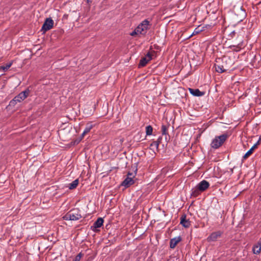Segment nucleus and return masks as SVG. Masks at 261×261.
Returning a JSON list of instances; mask_svg holds the SVG:
<instances>
[{
	"label": "nucleus",
	"mask_w": 261,
	"mask_h": 261,
	"mask_svg": "<svg viewBox=\"0 0 261 261\" xmlns=\"http://www.w3.org/2000/svg\"><path fill=\"white\" fill-rule=\"evenodd\" d=\"M260 139H259V140L255 143V144H257V146H258L259 144Z\"/></svg>",
	"instance_id": "obj_32"
},
{
	"label": "nucleus",
	"mask_w": 261,
	"mask_h": 261,
	"mask_svg": "<svg viewBox=\"0 0 261 261\" xmlns=\"http://www.w3.org/2000/svg\"><path fill=\"white\" fill-rule=\"evenodd\" d=\"M151 54L148 53L147 54L145 57L142 58L139 62L138 65L139 67H142L145 66L147 63L152 59Z\"/></svg>",
	"instance_id": "obj_6"
},
{
	"label": "nucleus",
	"mask_w": 261,
	"mask_h": 261,
	"mask_svg": "<svg viewBox=\"0 0 261 261\" xmlns=\"http://www.w3.org/2000/svg\"><path fill=\"white\" fill-rule=\"evenodd\" d=\"M103 223V220L102 218H98L97 220L94 223L92 227H94L95 228L100 227Z\"/></svg>",
	"instance_id": "obj_15"
},
{
	"label": "nucleus",
	"mask_w": 261,
	"mask_h": 261,
	"mask_svg": "<svg viewBox=\"0 0 261 261\" xmlns=\"http://www.w3.org/2000/svg\"><path fill=\"white\" fill-rule=\"evenodd\" d=\"M228 137V136L227 134H224L221 136L216 137L211 143L212 148L217 149L220 147L226 141Z\"/></svg>",
	"instance_id": "obj_2"
},
{
	"label": "nucleus",
	"mask_w": 261,
	"mask_h": 261,
	"mask_svg": "<svg viewBox=\"0 0 261 261\" xmlns=\"http://www.w3.org/2000/svg\"><path fill=\"white\" fill-rule=\"evenodd\" d=\"M168 127V126H167L166 125H162L161 132H162V135L166 136L167 135H168V132H167Z\"/></svg>",
	"instance_id": "obj_20"
},
{
	"label": "nucleus",
	"mask_w": 261,
	"mask_h": 261,
	"mask_svg": "<svg viewBox=\"0 0 261 261\" xmlns=\"http://www.w3.org/2000/svg\"><path fill=\"white\" fill-rule=\"evenodd\" d=\"M12 65V63H9L5 65L0 66V70L2 69L3 71H5L7 70Z\"/></svg>",
	"instance_id": "obj_22"
},
{
	"label": "nucleus",
	"mask_w": 261,
	"mask_h": 261,
	"mask_svg": "<svg viewBox=\"0 0 261 261\" xmlns=\"http://www.w3.org/2000/svg\"><path fill=\"white\" fill-rule=\"evenodd\" d=\"M153 128L151 125H148L146 127V135H151L152 133Z\"/></svg>",
	"instance_id": "obj_21"
},
{
	"label": "nucleus",
	"mask_w": 261,
	"mask_h": 261,
	"mask_svg": "<svg viewBox=\"0 0 261 261\" xmlns=\"http://www.w3.org/2000/svg\"><path fill=\"white\" fill-rule=\"evenodd\" d=\"M79 184V180L77 179L73 181L71 183L69 184L68 187L69 189L72 190L75 189Z\"/></svg>",
	"instance_id": "obj_17"
},
{
	"label": "nucleus",
	"mask_w": 261,
	"mask_h": 261,
	"mask_svg": "<svg viewBox=\"0 0 261 261\" xmlns=\"http://www.w3.org/2000/svg\"><path fill=\"white\" fill-rule=\"evenodd\" d=\"M153 146H154L156 149L158 148L159 145L156 141H153L152 143L150 144V147H152Z\"/></svg>",
	"instance_id": "obj_27"
},
{
	"label": "nucleus",
	"mask_w": 261,
	"mask_h": 261,
	"mask_svg": "<svg viewBox=\"0 0 261 261\" xmlns=\"http://www.w3.org/2000/svg\"><path fill=\"white\" fill-rule=\"evenodd\" d=\"M93 125L91 124V122H89L87 124L86 128H85L83 134H82V137H84V136L88 134L90 130L93 128Z\"/></svg>",
	"instance_id": "obj_16"
},
{
	"label": "nucleus",
	"mask_w": 261,
	"mask_h": 261,
	"mask_svg": "<svg viewBox=\"0 0 261 261\" xmlns=\"http://www.w3.org/2000/svg\"><path fill=\"white\" fill-rule=\"evenodd\" d=\"M181 241V238L180 236L171 239L170 241V247L174 248L177 244Z\"/></svg>",
	"instance_id": "obj_11"
},
{
	"label": "nucleus",
	"mask_w": 261,
	"mask_h": 261,
	"mask_svg": "<svg viewBox=\"0 0 261 261\" xmlns=\"http://www.w3.org/2000/svg\"><path fill=\"white\" fill-rule=\"evenodd\" d=\"M201 32V30H199V28H198L197 27L194 30V32H193L192 34L190 36L191 37L193 35H197Z\"/></svg>",
	"instance_id": "obj_26"
},
{
	"label": "nucleus",
	"mask_w": 261,
	"mask_h": 261,
	"mask_svg": "<svg viewBox=\"0 0 261 261\" xmlns=\"http://www.w3.org/2000/svg\"><path fill=\"white\" fill-rule=\"evenodd\" d=\"M190 93L195 96H201L204 95V92L200 91L198 89L189 88Z\"/></svg>",
	"instance_id": "obj_12"
},
{
	"label": "nucleus",
	"mask_w": 261,
	"mask_h": 261,
	"mask_svg": "<svg viewBox=\"0 0 261 261\" xmlns=\"http://www.w3.org/2000/svg\"><path fill=\"white\" fill-rule=\"evenodd\" d=\"M134 184V180L132 177H127L121 183V185L128 188Z\"/></svg>",
	"instance_id": "obj_10"
},
{
	"label": "nucleus",
	"mask_w": 261,
	"mask_h": 261,
	"mask_svg": "<svg viewBox=\"0 0 261 261\" xmlns=\"http://www.w3.org/2000/svg\"><path fill=\"white\" fill-rule=\"evenodd\" d=\"M30 91L29 90H25L16 96L10 102V106H15L17 102H20L25 99L29 95Z\"/></svg>",
	"instance_id": "obj_3"
},
{
	"label": "nucleus",
	"mask_w": 261,
	"mask_h": 261,
	"mask_svg": "<svg viewBox=\"0 0 261 261\" xmlns=\"http://www.w3.org/2000/svg\"><path fill=\"white\" fill-rule=\"evenodd\" d=\"M209 182L205 180H202L197 186L201 192H203L206 190L209 187Z\"/></svg>",
	"instance_id": "obj_7"
},
{
	"label": "nucleus",
	"mask_w": 261,
	"mask_h": 261,
	"mask_svg": "<svg viewBox=\"0 0 261 261\" xmlns=\"http://www.w3.org/2000/svg\"><path fill=\"white\" fill-rule=\"evenodd\" d=\"M253 152V149H250L243 156V159L245 160L247 159Z\"/></svg>",
	"instance_id": "obj_23"
},
{
	"label": "nucleus",
	"mask_w": 261,
	"mask_h": 261,
	"mask_svg": "<svg viewBox=\"0 0 261 261\" xmlns=\"http://www.w3.org/2000/svg\"><path fill=\"white\" fill-rule=\"evenodd\" d=\"M162 137H160L158 140L156 141V143H158V145L161 143Z\"/></svg>",
	"instance_id": "obj_30"
},
{
	"label": "nucleus",
	"mask_w": 261,
	"mask_h": 261,
	"mask_svg": "<svg viewBox=\"0 0 261 261\" xmlns=\"http://www.w3.org/2000/svg\"><path fill=\"white\" fill-rule=\"evenodd\" d=\"M84 255V254L82 253H80L77 255L74 259V261H80L82 258V257Z\"/></svg>",
	"instance_id": "obj_25"
},
{
	"label": "nucleus",
	"mask_w": 261,
	"mask_h": 261,
	"mask_svg": "<svg viewBox=\"0 0 261 261\" xmlns=\"http://www.w3.org/2000/svg\"><path fill=\"white\" fill-rule=\"evenodd\" d=\"M54 25V21L51 18H47L41 28V30L44 32L48 31L53 28Z\"/></svg>",
	"instance_id": "obj_5"
},
{
	"label": "nucleus",
	"mask_w": 261,
	"mask_h": 261,
	"mask_svg": "<svg viewBox=\"0 0 261 261\" xmlns=\"http://www.w3.org/2000/svg\"><path fill=\"white\" fill-rule=\"evenodd\" d=\"M197 28H199V30H200L201 32H202L205 30V28H207V25L202 26V25H200Z\"/></svg>",
	"instance_id": "obj_29"
},
{
	"label": "nucleus",
	"mask_w": 261,
	"mask_h": 261,
	"mask_svg": "<svg viewBox=\"0 0 261 261\" xmlns=\"http://www.w3.org/2000/svg\"><path fill=\"white\" fill-rule=\"evenodd\" d=\"M82 218L80 211L77 209H73L68 212L63 217L65 220L76 221Z\"/></svg>",
	"instance_id": "obj_1"
},
{
	"label": "nucleus",
	"mask_w": 261,
	"mask_h": 261,
	"mask_svg": "<svg viewBox=\"0 0 261 261\" xmlns=\"http://www.w3.org/2000/svg\"><path fill=\"white\" fill-rule=\"evenodd\" d=\"M242 44L241 43L238 44L237 45H230V48H231L236 51H238L241 49Z\"/></svg>",
	"instance_id": "obj_19"
},
{
	"label": "nucleus",
	"mask_w": 261,
	"mask_h": 261,
	"mask_svg": "<svg viewBox=\"0 0 261 261\" xmlns=\"http://www.w3.org/2000/svg\"><path fill=\"white\" fill-rule=\"evenodd\" d=\"M138 34H140V32H138L137 31V28L135 29L134 31H133L131 33H130V35L132 36H134L135 35H138Z\"/></svg>",
	"instance_id": "obj_28"
},
{
	"label": "nucleus",
	"mask_w": 261,
	"mask_h": 261,
	"mask_svg": "<svg viewBox=\"0 0 261 261\" xmlns=\"http://www.w3.org/2000/svg\"><path fill=\"white\" fill-rule=\"evenodd\" d=\"M216 71L219 73H223L227 70V67L226 66L224 65H215Z\"/></svg>",
	"instance_id": "obj_14"
},
{
	"label": "nucleus",
	"mask_w": 261,
	"mask_h": 261,
	"mask_svg": "<svg viewBox=\"0 0 261 261\" xmlns=\"http://www.w3.org/2000/svg\"><path fill=\"white\" fill-rule=\"evenodd\" d=\"M200 190H199L198 188L196 186L195 188L192 189L191 196L196 197L200 194Z\"/></svg>",
	"instance_id": "obj_18"
},
{
	"label": "nucleus",
	"mask_w": 261,
	"mask_h": 261,
	"mask_svg": "<svg viewBox=\"0 0 261 261\" xmlns=\"http://www.w3.org/2000/svg\"><path fill=\"white\" fill-rule=\"evenodd\" d=\"M257 144H254L250 149H253V151L257 147Z\"/></svg>",
	"instance_id": "obj_31"
},
{
	"label": "nucleus",
	"mask_w": 261,
	"mask_h": 261,
	"mask_svg": "<svg viewBox=\"0 0 261 261\" xmlns=\"http://www.w3.org/2000/svg\"><path fill=\"white\" fill-rule=\"evenodd\" d=\"M180 224L185 228H188L191 225V222L187 218L186 215H182L180 217Z\"/></svg>",
	"instance_id": "obj_9"
},
{
	"label": "nucleus",
	"mask_w": 261,
	"mask_h": 261,
	"mask_svg": "<svg viewBox=\"0 0 261 261\" xmlns=\"http://www.w3.org/2000/svg\"><path fill=\"white\" fill-rule=\"evenodd\" d=\"M222 234V232L220 231L214 232L207 238L208 242H214L217 240Z\"/></svg>",
	"instance_id": "obj_8"
},
{
	"label": "nucleus",
	"mask_w": 261,
	"mask_h": 261,
	"mask_svg": "<svg viewBox=\"0 0 261 261\" xmlns=\"http://www.w3.org/2000/svg\"><path fill=\"white\" fill-rule=\"evenodd\" d=\"M260 200H261V195L259 197Z\"/></svg>",
	"instance_id": "obj_34"
},
{
	"label": "nucleus",
	"mask_w": 261,
	"mask_h": 261,
	"mask_svg": "<svg viewBox=\"0 0 261 261\" xmlns=\"http://www.w3.org/2000/svg\"><path fill=\"white\" fill-rule=\"evenodd\" d=\"M137 169H136L134 173H131L130 172H128L127 175V177H133V179L135 177V175L137 173Z\"/></svg>",
	"instance_id": "obj_24"
},
{
	"label": "nucleus",
	"mask_w": 261,
	"mask_h": 261,
	"mask_svg": "<svg viewBox=\"0 0 261 261\" xmlns=\"http://www.w3.org/2000/svg\"><path fill=\"white\" fill-rule=\"evenodd\" d=\"M261 250V242H258L256 244H254L252 248V251L254 254H258Z\"/></svg>",
	"instance_id": "obj_13"
},
{
	"label": "nucleus",
	"mask_w": 261,
	"mask_h": 261,
	"mask_svg": "<svg viewBox=\"0 0 261 261\" xmlns=\"http://www.w3.org/2000/svg\"><path fill=\"white\" fill-rule=\"evenodd\" d=\"M242 13H243V15H244V14H245V12H244V11H243V10H242Z\"/></svg>",
	"instance_id": "obj_33"
},
{
	"label": "nucleus",
	"mask_w": 261,
	"mask_h": 261,
	"mask_svg": "<svg viewBox=\"0 0 261 261\" xmlns=\"http://www.w3.org/2000/svg\"><path fill=\"white\" fill-rule=\"evenodd\" d=\"M151 25L150 22L147 19L143 20L137 27V31L140 34L145 35Z\"/></svg>",
	"instance_id": "obj_4"
}]
</instances>
